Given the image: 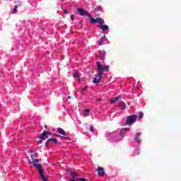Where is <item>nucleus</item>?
<instances>
[{
	"instance_id": "nucleus-30",
	"label": "nucleus",
	"mask_w": 181,
	"mask_h": 181,
	"mask_svg": "<svg viewBox=\"0 0 181 181\" xmlns=\"http://www.w3.org/2000/svg\"><path fill=\"white\" fill-rule=\"evenodd\" d=\"M42 141H43V139L39 140L38 144H42Z\"/></svg>"
},
{
	"instance_id": "nucleus-3",
	"label": "nucleus",
	"mask_w": 181,
	"mask_h": 181,
	"mask_svg": "<svg viewBox=\"0 0 181 181\" xmlns=\"http://www.w3.org/2000/svg\"><path fill=\"white\" fill-rule=\"evenodd\" d=\"M70 175L72 177L70 181H88L86 178L81 177L78 174L74 172H70Z\"/></svg>"
},
{
	"instance_id": "nucleus-10",
	"label": "nucleus",
	"mask_w": 181,
	"mask_h": 181,
	"mask_svg": "<svg viewBox=\"0 0 181 181\" xmlns=\"http://www.w3.org/2000/svg\"><path fill=\"white\" fill-rule=\"evenodd\" d=\"M100 57L102 60L105 59V50H100L99 52Z\"/></svg>"
},
{
	"instance_id": "nucleus-6",
	"label": "nucleus",
	"mask_w": 181,
	"mask_h": 181,
	"mask_svg": "<svg viewBox=\"0 0 181 181\" xmlns=\"http://www.w3.org/2000/svg\"><path fill=\"white\" fill-rule=\"evenodd\" d=\"M90 23H99V25H104L105 21H104V19L101 18H90Z\"/></svg>"
},
{
	"instance_id": "nucleus-19",
	"label": "nucleus",
	"mask_w": 181,
	"mask_h": 181,
	"mask_svg": "<svg viewBox=\"0 0 181 181\" xmlns=\"http://www.w3.org/2000/svg\"><path fill=\"white\" fill-rule=\"evenodd\" d=\"M103 71L104 70H106V71H109L110 70V66H103Z\"/></svg>"
},
{
	"instance_id": "nucleus-4",
	"label": "nucleus",
	"mask_w": 181,
	"mask_h": 181,
	"mask_svg": "<svg viewBox=\"0 0 181 181\" xmlns=\"http://www.w3.org/2000/svg\"><path fill=\"white\" fill-rule=\"evenodd\" d=\"M138 119V115H132L128 116L126 120L127 125H132L134 122H136V119Z\"/></svg>"
},
{
	"instance_id": "nucleus-35",
	"label": "nucleus",
	"mask_w": 181,
	"mask_h": 181,
	"mask_svg": "<svg viewBox=\"0 0 181 181\" xmlns=\"http://www.w3.org/2000/svg\"><path fill=\"white\" fill-rule=\"evenodd\" d=\"M98 101H101V99H98Z\"/></svg>"
},
{
	"instance_id": "nucleus-1",
	"label": "nucleus",
	"mask_w": 181,
	"mask_h": 181,
	"mask_svg": "<svg viewBox=\"0 0 181 181\" xmlns=\"http://www.w3.org/2000/svg\"><path fill=\"white\" fill-rule=\"evenodd\" d=\"M39 154L35 153L30 156L31 160H28L30 165H33L37 169L40 176H41V179L42 181H47L46 177H45V174L43 173V168H42V164L39 163V159L34 158H37Z\"/></svg>"
},
{
	"instance_id": "nucleus-17",
	"label": "nucleus",
	"mask_w": 181,
	"mask_h": 181,
	"mask_svg": "<svg viewBox=\"0 0 181 181\" xmlns=\"http://www.w3.org/2000/svg\"><path fill=\"white\" fill-rule=\"evenodd\" d=\"M118 100H121V96H117L115 98V99H112L110 100V104H115V103H117Z\"/></svg>"
},
{
	"instance_id": "nucleus-21",
	"label": "nucleus",
	"mask_w": 181,
	"mask_h": 181,
	"mask_svg": "<svg viewBox=\"0 0 181 181\" xmlns=\"http://www.w3.org/2000/svg\"><path fill=\"white\" fill-rule=\"evenodd\" d=\"M100 11H101V6H97V7L95 8V12H100Z\"/></svg>"
},
{
	"instance_id": "nucleus-14",
	"label": "nucleus",
	"mask_w": 181,
	"mask_h": 181,
	"mask_svg": "<svg viewBox=\"0 0 181 181\" xmlns=\"http://www.w3.org/2000/svg\"><path fill=\"white\" fill-rule=\"evenodd\" d=\"M139 136H141V133H138L134 138V141L136 142V144H141V139H139Z\"/></svg>"
},
{
	"instance_id": "nucleus-12",
	"label": "nucleus",
	"mask_w": 181,
	"mask_h": 181,
	"mask_svg": "<svg viewBox=\"0 0 181 181\" xmlns=\"http://www.w3.org/2000/svg\"><path fill=\"white\" fill-rule=\"evenodd\" d=\"M78 12L81 16H86V12L84 11V9L78 8Z\"/></svg>"
},
{
	"instance_id": "nucleus-15",
	"label": "nucleus",
	"mask_w": 181,
	"mask_h": 181,
	"mask_svg": "<svg viewBox=\"0 0 181 181\" xmlns=\"http://www.w3.org/2000/svg\"><path fill=\"white\" fill-rule=\"evenodd\" d=\"M73 77L76 78V81H80V74H78L77 72H74L73 74Z\"/></svg>"
},
{
	"instance_id": "nucleus-20",
	"label": "nucleus",
	"mask_w": 181,
	"mask_h": 181,
	"mask_svg": "<svg viewBox=\"0 0 181 181\" xmlns=\"http://www.w3.org/2000/svg\"><path fill=\"white\" fill-rule=\"evenodd\" d=\"M144 118V112H141L139 115V119H142Z\"/></svg>"
},
{
	"instance_id": "nucleus-36",
	"label": "nucleus",
	"mask_w": 181,
	"mask_h": 181,
	"mask_svg": "<svg viewBox=\"0 0 181 181\" xmlns=\"http://www.w3.org/2000/svg\"><path fill=\"white\" fill-rule=\"evenodd\" d=\"M108 135H111V133H109Z\"/></svg>"
},
{
	"instance_id": "nucleus-32",
	"label": "nucleus",
	"mask_w": 181,
	"mask_h": 181,
	"mask_svg": "<svg viewBox=\"0 0 181 181\" xmlns=\"http://www.w3.org/2000/svg\"><path fill=\"white\" fill-rule=\"evenodd\" d=\"M45 129H47V125H45Z\"/></svg>"
},
{
	"instance_id": "nucleus-13",
	"label": "nucleus",
	"mask_w": 181,
	"mask_h": 181,
	"mask_svg": "<svg viewBox=\"0 0 181 181\" xmlns=\"http://www.w3.org/2000/svg\"><path fill=\"white\" fill-rule=\"evenodd\" d=\"M57 131L58 134H60L61 135H64V136H66V132H64L63 129L59 127L57 129Z\"/></svg>"
},
{
	"instance_id": "nucleus-29",
	"label": "nucleus",
	"mask_w": 181,
	"mask_h": 181,
	"mask_svg": "<svg viewBox=\"0 0 181 181\" xmlns=\"http://www.w3.org/2000/svg\"><path fill=\"white\" fill-rule=\"evenodd\" d=\"M54 136H57V138H60V135L59 134H55Z\"/></svg>"
},
{
	"instance_id": "nucleus-33",
	"label": "nucleus",
	"mask_w": 181,
	"mask_h": 181,
	"mask_svg": "<svg viewBox=\"0 0 181 181\" xmlns=\"http://www.w3.org/2000/svg\"><path fill=\"white\" fill-rule=\"evenodd\" d=\"M66 172H70V169L66 170Z\"/></svg>"
},
{
	"instance_id": "nucleus-2",
	"label": "nucleus",
	"mask_w": 181,
	"mask_h": 181,
	"mask_svg": "<svg viewBox=\"0 0 181 181\" xmlns=\"http://www.w3.org/2000/svg\"><path fill=\"white\" fill-rule=\"evenodd\" d=\"M96 64L98 66V73L96 74V77H95L93 80V83L95 84H98L100 81H101V76L104 73V69H103V65L100 64V62H97Z\"/></svg>"
},
{
	"instance_id": "nucleus-25",
	"label": "nucleus",
	"mask_w": 181,
	"mask_h": 181,
	"mask_svg": "<svg viewBox=\"0 0 181 181\" xmlns=\"http://www.w3.org/2000/svg\"><path fill=\"white\" fill-rule=\"evenodd\" d=\"M86 90H87V86H85L81 88V93H84V91H86Z\"/></svg>"
},
{
	"instance_id": "nucleus-31",
	"label": "nucleus",
	"mask_w": 181,
	"mask_h": 181,
	"mask_svg": "<svg viewBox=\"0 0 181 181\" xmlns=\"http://www.w3.org/2000/svg\"><path fill=\"white\" fill-rule=\"evenodd\" d=\"M47 133H48V134H47V136H48V135H52V134H50V132H47Z\"/></svg>"
},
{
	"instance_id": "nucleus-8",
	"label": "nucleus",
	"mask_w": 181,
	"mask_h": 181,
	"mask_svg": "<svg viewBox=\"0 0 181 181\" xmlns=\"http://www.w3.org/2000/svg\"><path fill=\"white\" fill-rule=\"evenodd\" d=\"M98 174L100 177H103L105 175V171L104 170V168L98 167L97 170Z\"/></svg>"
},
{
	"instance_id": "nucleus-23",
	"label": "nucleus",
	"mask_w": 181,
	"mask_h": 181,
	"mask_svg": "<svg viewBox=\"0 0 181 181\" xmlns=\"http://www.w3.org/2000/svg\"><path fill=\"white\" fill-rule=\"evenodd\" d=\"M18 12V6H14V10L13 11V13H16Z\"/></svg>"
},
{
	"instance_id": "nucleus-11",
	"label": "nucleus",
	"mask_w": 181,
	"mask_h": 181,
	"mask_svg": "<svg viewBox=\"0 0 181 181\" xmlns=\"http://www.w3.org/2000/svg\"><path fill=\"white\" fill-rule=\"evenodd\" d=\"M47 132L44 131L39 136L40 139H45V138H49L47 136Z\"/></svg>"
},
{
	"instance_id": "nucleus-22",
	"label": "nucleus",
	"mask_w": 181,
	"mask_h": 181,
	"mask_svg": "<svg viewBox=\"0 0 181 181\" xmlns=\"http://www.w3.org/2000/svg\"><path fill=\"white\" fill-rule=\"evenodd\" d=\"M85 16H88V18H89V19L91 21V18H93V17H91V14H90V13H85Z\"/></svg>"
},
{
	"instance_id": "nucleus-5",
	"label": "nucleus",
	"mask_w": 181,
	"mask_h": 181,
	"mask_svg": "<svg viewBox=\"0 0 181 181\" xmlns=\"http://www.w3.org/2000/svg\"><path fill=\"white\" fill-rule=\"evenodd\" d=\"M52 142H53V144H54L55 145H60L62 144L61 142H59L57 139L51 138L49 139L45 143V146H47V148H49V146L52 144Z\"/></svg>"
},
{
	"instance_id": "nucleus-9",
	"label": "nucleus",
	"mask_w": 181,
	"mask_h": 181,
	"mask_svg": "<svg viewBox=\"0 0 181 181\" xmlns=\"http://www.w3.org/2000/svg\"><path fill=\"white\" fill-rule=\"evenodd\" d=\"M129 131V128H122L120 130V136H122V138H124V135H125V132H128Z\"/></svg>"
},
{
	"instance_id": "nucleus-7",
	"label": "nucleus",
	"mask_w": 181,
	"mask_h": 181,
	"mask_svg": "<svg viewBox=\"0 0 181 181\" xmlns=\"http://www.w3.org/2000/svg\"><path fill=\"white\" fill-rule=\"evenodd\" d=\"M98 28H100V29H102V32L104 35L103 38L105 37V30H108V29H110V28L108 27V25H99Z\"/></svg>"
},
{
	"instance_id": "nucleus-26",
	"label": "nucleus",
	"mask_w": 181,
	"mask_h": 181,
	"mask_svg": "<svg viewBox=\"0 0 181 181\" xmlns=\"http://www.w3.org/2000/svg\"><path fill=\"white\" fill-rule=\"evenodd\" d=\"M90 132H94V127H93V126L90 127Z\"/></svg>"
},
{
	"instance_id": "nucleus-24",
	"label": "nucleus",
	"mask_w": 181,
	"mask_h": 181,
	"mask_svg": "<svg viewBox=\"0 0 181 181\" xmlns=\"http://www.w3.org/2000/svg\"><path fill=\"white\" fill-rule=\"evenodd\" d=\"M104 42V38H102L99 42V46H103V42Z\"/></svg>"
},
{
	"instance_id": "nucleus-16",
	"label": "nucleus",
	"mask_w": 181,
	"mask_h": 181,
	"mask_svg": "<svg viewBox=\"0 0 181 181\" xmlns=\"http://www.w3.org/2000/svg\"><path fill=\"white\" fill-rule=\"evenodd\" d=\"M119 107L121 110H125V108H127V105L124 102H120L119 103Z\"/></svg>"
},
{
	"instance_id": "nucleus-34",
	"label": "nucleus",
	"mask_w": 181,
	"mask_h": 181,
	"mask_svg": "<svg viewBox=\"0 0 181 181\" xmlns=\"http://www.w3.org/2000/svg\"><path fill=\"white\" fill-rule=\"evenodd\" d=\"M68 98H71V96H68Z\"/></svg>"
},
{
	"instance_id": "nucleus-27",
	"label": "nucleus",
	"mask_w": 181,
	"mask_h": 181,
	"mask_svg": "<svg viewBox=\"0 0 181 181\" xmlns=\"http://www.w3.org/2000/svg\"><path fill=\"white\" fill-rule=\"evenodd\" d=\"M70 18L71 19V21H74V15H71Z\"/></svg>"
},
{
	"instance_id": "nucleus-28",
	"label": "nucleus",
	"mask_w": 181,
	"mask_h": 181,
	"mask_svg": "<svg viewBox=\"0 0 181 181\" xmlns=\"http://www.w3.org/2000/svg\"><path fill=\"white\" fill-rule=\"evenodd\" d=\"M64 13H66V15H69V11L67 10H64Z\"/></svg>"
},
{
	"instance_id": "nucleus-18",
	"label": "nucleus",
	"mask_w": 181,
	"mask_h": 181,
	"mask_svg": "<svg viewBox=\"0 0 181 181\" xmlns=\"http://www.w3.org/2000/svg\"><path fill=\"white\" fill-rule=\"evenodd\" d=\"M88 112H90V109H86L83 110V114L85 117H87V115H88Z\"/></svg>"
}]
</instances>
